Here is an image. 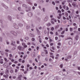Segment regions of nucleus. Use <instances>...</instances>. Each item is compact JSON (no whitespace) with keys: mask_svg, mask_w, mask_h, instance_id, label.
<instances>
[{"mask_svg":"<svg viewBox=\"0 0 80 80\" xmlns=\"http://www.w3.org/2000/svg\"><path fill=\"white\" fill-rule=\"evenodd\" d=\"M32 41H35V38H32Z\"/></svg>","mask_w":80,"mask_h":80,"instance_id":"nucleus-49","label":"nucleus"},{"mask_svg":"<svg viewBox=\"0 0 80 80\" xmlns=\"http://www.w3.org/2000/svg\"><path fill=\"white\" fill-rule=\"evenodd\" d=\"M5 55H6V57H8V53L6 52L5 53Z\"/></svg>","mask_w":80,"mask_h":80,"instance_id":"nucleus-35","label":"nucleus"},{"mask_svg":"<svg viewBox=\"0 0 80 80\" xmlns=\"http://www.w3.org/2000/svg\"><path fill=\"white\" fill-rule=\"evenodd\" d=\"M2 6H3V7H4V8H8V7L7 6H5V4H2Z\"/></svg>","mask_w":80,"mask_h":80,"instance_id":"nucleus-11","label":"nucleus"},{"mask_svg":"<svg viewBox=\"0 0 80 80\" xmlns=\"http://www.w3.org/2000/svg\"><path fill=\"white\" fill-rule=\"evenodd\" d=\"M9 57L10 58H12V54H9Z\"/></svg>","mask_w":80,"mask_h":80,"instance_id":"nucleus-34","label":"nucleus"},{"mask_svg":"<svg viewBox=\"0 0 80 80\" xmlns=\"http://www.w3.org/2000/svg\"><path fill=\"white\" fill-rule=\"evenodd\" d=\"M27 71H24V74H27Z\"/></svg>","mask_w":80,"mask_h":80,"instance_id":"nucleus-50","label":"nucleus"},{"mask_svg":"<svg viewBox=\"0 0 80 80\" xmlns=\"http://www.w3.org/2000/svg\"><path fill=\"white\" fill-rule=\"evenodd\" d=\"M68 43L69 45H72V41H69L68 42Z\"/></svg>","mask_w":80,"mask_h":80,"instance_id":"nucleus-18","label":"nucleus"},{"mask_svg":"<svg viewBox=\"0 0 80 80\" xmlns=\"http://www.w3.org/2000/svg\"><path fill=\"white\" fill-rule=\"evenodd\" d=\"M51 22L52 24H54V23H55L53 21H51Z\"/></svg>","mask_w":80,"mask_h":80,"instance_id":"nucleus-64","label":"nucleus"},{"mask_svg":"<svg viewBox=\"0 0 80 80\" xmlns=\"http://www.w3.org/2000/svg\"><path fill=\"white\" fill-rule=\"evenodd\" d=\"M18 26H19V27H22V26H23V24H18Z\"/></svg>","mask_w":80,"mask_h":80,"instance_id":"nucleus-27","label":"nucleus"},{"mask_svg":"<svg viewBox=\"0 0 80 80\" xmlns=\"http://www.w3.org/2000/svg\"><path fill=\"white\" fill-rule=\"evenodd\" d=\"M78 27L77 26H75V27H74L73 28V29H74V30H75L76 29H77V28Z\"/></svg>","mask_w":80,"mask_h":80,"instance_id":"nucleus-39","label":"nucleus"},{"mask_svg":"<svg viewBox=\"0 0 80 80\" xmlns=\"http://www.w3.org/2000/svg\"><path fill=\"white\" fill-rule=\"evenodd\" d=\"M13 70H11L10 71L11 73H13Z\"/></svg>","mask_w":80,"mask_h":80,"instance_id":"nucleus-52","label":"nucleus"},{"mask_svg":"<svg viewBox=\"0 0 80 80\" xmlns=\"http://www.w3.org/2000/svg\"><path fill=\"white\" fill-rule=\"evenodd\" d=\"M50 57L52 58H53V59L54 58V56H50Z\"/></svg>","mask_w":80,"mask_h":80,"instance_id":"nucleus-46","label":"nucleus"},{"mask_svg":"<svg viewBox=\"0 0 80 80\" xmlns=\"http://www.w3.org/2000/svg\"><path fill=\"white\" fill-rule=\"evenodd\" d=\"M18 48L19 50H21V51H23L24 49V48L20 46H19L18 47Z\"/></svg>","mask_w":80,"mask_h":80,"instance_id":"nucleus-2","label":"nucleus"},{"mask_svg":"<svg viewBox=\"0 0 80 80\" xmlns=\"http://www.w3.org/2000/svg\"><path fill=\"white\" fill-rule=\"evenodd\" d=\"M51 25L50 23H49L48 24H47V27H49V26H51Z\"/></svg>","mask_w":80,"mask_h":80,"instance_id":"nucleus-21","label":"nucleus"},{"mask_svg":"<svg viewBox=\"0 0 80 80\" xmlns=\"http://www.w3.org/2000/svg\"><path fill=\"white\" fill-rule=\"evenodd\" d=\"M51 20H53L55 22H57V19H56L54 18H52Z\"/></svg>","mask_w":80,"mask_h":80,"instance_id":"nucleus-12","label":"nucleus"},{"mask_svg":"<svg viewBox=\"0 0 80 80\" xmlns=\"http://www.w3.org/2000/svg\"><path fill=\"white\" fill-rule=\"evenodd\" d=\"M13 26L16 29H18V26L17 25L16 23H14L13 24Z\"/></svg>","mask_w":80,"mask_h":80,"instance_id":"nucleus-3","label":"nucleus"},{"mask_svg":"<svg viewBox=\"0 0 80 80\" xmlns=\"http://www.w3.org/2000/svg\"><path fill=\"white\" fill-rule=\"evenodd\" d=\"M70 29V32H72V30H73V28H69Z\"/></svg>","mask_w":80,"mask_h":80,"instance_id":"nucleus-32","label":"nucleus"},{"mask_svg":"<svg viewBox=\"0 0 80 80\" xmlns=\"http://www.w3.org/2000/svg\"><path fill=\"white\" fill-rule=\"evenodd\" d=\"M49 62H52L53 61V60L51 58H50L49 59Z\"/></svg>","mask_w":80,"mask_h":80,"instance_id":"nucleus-42","label":"nucleus"},{"mask_svg":"<svg viewBox=\"0 0 80 80\" xmlns=\"http://www.w3.org/2000/svg\"><path fill=\"white\" fill-rule=\"evenodd\" d=\"M14 63H15V64H16L17 63H18V61H15L14 62Z\"/></svg>","mask_w":80,"mask_h":80,"instance_id":"nucleus-51","label":"nucleus"},{"mask_svg":"<svg viewBox=\"0 0 80 80\" xmlns=\"http://www.w3.org/2000/svg\"><path fill=\"white\" fill-rule=\"evenodd\" d=\"M69 10V8H68V6L66 7V10Z\"/></svg>","mask_w":80,"mask_h":80,"instance_id":"nucleus-47","label":"nucleus"},{"mask_svg":"<svg viewBox=\"0 0 80 80\" xmlns=\"http://www.w3.org/2000/svg\"><path fill=\"white\" fill-rule=\"evenodd\" d=\"M50 39V41L49 42H52V41H53V40H52V39H51L50 38L49 39Z\"/></svg>","mask_w":80,"mask_h":80,"instance_id":"nucleus-56","label":"nucleus"},{"mask_svg":"<svg viewBox=\"0 0 80 80\" xmlns=\"http://www.w3.org/2000/svg\"><path fill=\"white\" fill-rule=\"evenodd\" d=\"M8 73H9V71L7 69H6V71L5 72V74H8Z\"/></svg>","mask_w":80,"mask_h":80,"instance_id":"nucleus-9","label":"nucleus"},{"mask_svg":"<svg viewBox=\"0 0 80 80\" xmlns=\"http://www.w3.org/2000/svg\"><path fill=\"white\" fill-rule=\"evenodd\" d=\"M44 22H46V21H47V18H45L44 19Z\"/></svg>","mask_w":80,"mask_h":80,"instance_id":"nucleus-22","label":"nucleus"},{"mask_svg":"<svg viewBox=\"0 0 80 80\" xmlns=\"http://www.w3.org/2000/svg\"><path fill=\"white\" fill-rule=\"evenodd\" d=\"M22 7H25L26 8L27 7V5H25V4H23L22 5Z\"/></svg>","mask_w":80,"mask_h":80,"instance_id":"nucleus-28","label":"nucleus"},{"mask_svg":"<svg viewBox=\"0 0 80 80\" xmlns=\"http://www.w3.org/2000/svg\"><path fill=\"white\" fill-rule=\"evenodd\" d=\"M72 5L74 7H76V2H73L72 3Z\"/></svg>","mask_w":80,"mask_h":80,"instance_id":"nucleus-8","label":"nucleus"},{"mask_svg":"<svg viewBox=\"0 0 80 80\" xmlns=\"http://www.w3.org/2000/svg\"><path fill=\"white\" fill-rule=\"evenodd\" d=\"M58 45H59V46H61V43L59 42L58 43Z\"/></svg>","mask_w":80,"mask_h":80,"instance_id":"nucleus-41","label":"nucleus"},{"mask_svg":"<svg viewBox=\"0 0 80 80\" xmlns=\"http://www.w3.org/2000/svg\"><path fill=\"white\" fill-rule=\"evenodd\" d=\"M74 55H77V52L76 51L74 52Z\"/></svg>","mask_w":80,"mask_h":80,"instance_id":"nucleus-45","label":"nucleus"},{"mask_svg":"<svg viewBox=\"0 0 80 80\" xmlns=\"http://www.w3.org/2000/svg\"><path fill=\"white\" fill-rule=\"evenodd\" d=\"M57 18L58 19H60V18H61V17H59V16H58L57 17Z\"/></svg>","mask_w":80,"mask_h":80,"instance_id":"nucleus-59","label":"nucleus"},{"mask_svg":"<svg viewBox=\"0 0 80 80\" xmlns=\"http://www.w3.org/2000/svg\"><path fill=\"white\" fill-rule=\"evenodd\" d=\"M51 30H52V31L54 30V28L53 27H52L51 28Z\"/></svg>","mask_w":80,"mask_h":80,"instance_id":"nucleus-30","label":"nucleus"},{"mask_svg":"<svg viewBox=\"0 0 80 80\" xmlns=\"http://www.w3.org/2000/svg\"><path fill=\"white\" fill-rule=\"evenodd\" d=\"M70 39H71V40H72V38H71V37H68L67 39H66V40H68Z\"/></svg>","mask_w":80,"mask_h":80,"instance_id":"nucleus-23","label":"nucleus"},{"mask_svg":"<svg viewBox=\"0 0 80 80\" xmlns=\"http://www.w3.org/2000/svg\"><path fill=\"white\" fill-rule=\"evenodd\" d=\"M55 39L56 40H58V37H55Z\"/></svg>","mask_w":80,"mask_h":80,"instance_id":"nucleus-54","label":"nucleus"},{"mask_svg":"<svg viewBox=\"0 0 80 80\" xmlns=\"http://www.w3.org/2000/svg\"><path fill=\"white\" fill-rule=\"evenodd\" d=\"M4 60H5V62H8V60H7V58H4Z\"/></svg>","mask_w":80,"mask_h":80,"instance_id":"nucleus-20","label":"nucleus"},{"mask_svg":"<svg viewBox=\"0 0 80 80\" xmlns=\"http://www.w3.org/2000/svg\"><path fill=\"white\" fill-rule=\"evenodd\" d=\"M5 51L6 52H9V50H8V49H6V50H5Z\"/></svg>","mask_w":80,"mask_h":80,"instance_id":"nucleus-44","label":"nucleus"},{"mask_svg":"<svg viewBox=\"0 0 80 80\" xmlns=\"http://www.w3.org/2000/svg\"><path fill=\"white\" fill-rule=\"evenodd\" d=\"M18 10L19 11H20L21 10V8H20V7H18Z\"/></svg>","mask_w":80,"mask_h":80,"instance_id":"nucleus-36","label":"nucleus"},{"mask_svg":"<svg viewBox=\"0 0 80 80\" xmlns=\"http://www.w3.org/2000/svg\"><path fill=\"white\" fill-rule=\"evenodd\" d=\"M50 34H51V35H53V32L51 31L50 32Z\"/></svg>","mask_w":80,"mask_h":80,"instance_id":"nucleus-53","label":"nucleus"},{"mask_svg":"<svg viewBox=\"0 0 80 80\" xmlns=\"http://www.w3.org/2000/svg\"><path fill=\"white\" fill-rule=\"evenodd\" d=\"M3 77L6 78H8V74H6V75H3Z\"/></svg>","mask_w":80,"mask_h":80,"instance_id":"nucleus-10","label":"nucleus"},{"mask_svg":"<svg viewBox=\"0 0 80 80\" xmlns=\"http://www.w3.org/2000/svg\"><path fill=\"white\" fill-rule=\"evenodd\" d=\"M28 29V28H30V26H27V27H26Z\"/></svg>","mask_w":80,"mask_h":80,"instance_id":"nucleus-55","label":"nucleus"},{"mask_svg":"<svg viewBox=\"0 0 80 80\" xmlns=\"http://www.w3.org/2000/svg\"><path fill=\"white\" fill-rule=\"evenodd\" d=\"M0 63L1 64H3V59H1L0 60Z\"/></svg>","mask_w":80,"mask_h":80,"instance_id":"nucleus-13","label":"nucleus"},{"mask_svg":"<svg viewBox=\"0 0 80 80\" xmlns=\"http://www.w3.org/2000/svg\"><path fill=\"white\" fill-rule=\"evenodd\" d=\"M65 7H66V6L65 5H63V8H64V9H65Z\"/></svg>","mask_w":80,"mask_h":80,"instance_id":"nucleus-62","label":"nucleus"},{"mask_svg":"<svg viewBox=\"0 0 80 80\" xmlns=\"http://www.w3.org/2000/svg\"><path fill=\"white\" fill-rule=\"evenodd\" d=\"M14 61H15V60L14 59H11V62H14Z\"/></svg>","mask_w":80,"mask_h":80,"instance_id":"nucleus-61","label":"nucleus"},{"mask_svg":"<svg viewBox=\"0 0 80 80\" xmlns=\"http://www.w3.org/2000/svg\"><path fill=\"white\" fill-rule=\"evenodd\" d=\"M28 15L31 17H32L33 15L32 14V12H29L28 14Z\"/></svg>","mask_w":80,"mask_h":80,"instance_id":"nucleus-6","label":"nucleus"},{"mask_svg":"<svg viewBox=\"0 0 80 80\" xmlns=\"http://www.w3.org/2000/svg\"><path fill=\"white\" fill-rule=\"evenodd\" d=\"M16 49V48L15 47H13L12 49V50H15Z\"/></svg>","mask_w":80,"mask_h":80,"instance_id":"nucleus-33","label":"nucleus"},{"mask_svg":"<svg viewBox=\"0 0 80 80\" xmlns=\"http://www.w3.org/2000/svg\"><path fill=\"white\" fill-rule=\"evenodd\" d=\"M55 3H60V2L59 1H55Z\"/></svg>","mask_w":80,"mask_h":80,"instance_id":"nucleus-37","label":"nucleus"},{"mask_svg":"<svg viewBox=\"0 0 80 80\" xmlns=\"http://www.w3.org/2000/svg\"><path fill=\"white\" fill-rule=\"evenodd\" d=\"M65 33V31H63L61 33V34L63 35Z\"/></svg>","mask_w":80,"mask_h":80,"instance_id":"nucleus-40","label":"nucleus"},{"mask_svg":"<svg viewBox=\"0 0 80 80\" xmlns=\"http://www.w3.org/2000/svg\"><path fill=\"white\" fill-rule=\"evenodd\" d=\"M41 55L42 56V57H44L45 56V54L43 52H42V53H41Z\"/></svg>","mask_w":80,"mask_h":80,"instance_id":"nucleus-19","label":"nucleus"},{"mask_svg":"<svg viewBox=\"0 0 80 80\" xmlns=\"http://www.w3.org/2000/svg\"><path fill=\"white\" fill-rule=\"evenodd\" d=\"M52 3L53 4V5H55V2L53 1L52 2Z\"/></svg>","mask_w":80,"mask_h":80,"instance_id":"nucleus-48","label":"nucleus"},{"mask_svg":"<svg viewBox=\"0 0 80 80\" xmlns=\"http://www.w3.org/2000/svg\"><path fill=\"white\" fill-rule=\"evenodd\" d=\"M10 33H11L14 36H15V37L17 36V33L14 31H10Z\"/></svg>","mask_w":80,"mask_h":80,"instance_id":"nucleus-1","label":"nucleus"},{"mask_svg":"<svg viewBox=\"0 0 80 80\" xmlns=\"http://www.w3.org/2000/svg\"><path fill=\"white\" fill-rule=\"evenodd\" d=\"M65 3H66V1H64L62 2V5H64Z\"/></svg>","mask_w":80,"mask_h":80,"instance_id":"nucleus-24","label":"nucleus"},{"mask_svg":"<svg viewBox=\"0 0 80 80\" xmlns=\"http://www.w3.org/2000/svg\"><path fill=\"white\" fill-rule=\"evenodd\" d=\"M71 55H69L67 58L68 59H70V58H71Z\"/></svg>","mask_w":80,"mask_h":80,"instance_id":"nucleus-26","label":"nucleus"},{"mask_svg":"<svg viewBox=\"0 0 80 80\" xmlns=\"http://www.w3.org/2000/svg\"><path fill=\"white\" fill-rule=\"evenodd\" d=\"M52 48L53 50H55V48H54V47H52Z\"/></svg>","mask_w":80,"mask_h":80,"instance_id":"nucleus-57","label":"nucleus"},{"mask_svg":"<svg viewBox=\"0 0 80 80\" xmlns=\"http://www.w3.org/2000/svg\"><path fill=\"white\" fill-rule=\"evenodd\" d=\"M65 16L66 17H67L68 16V14L67 12H65Z\"/></svg>","mask_w":80,"mask_h":80,"instance_id":"nucleus-17","label":"nucleus"},{"mask_svg":"<svg viewBox=\"0 0 80 80\" xmlns=\"http://www.w3.org/2000/svg\"><path fill=\"white\" fill-rule=\"evenodd\" d=\"M8 18L9 20H10V21H11L12 20V17L10 16H8Z\"/></svg>","mask_w":80,"mask_h":80,"instance_id":"nucleus-7","label":"nucleus"},{"mask_svg":"<svg viewBox=\"0 0 80 80\" xmlns=\"http://www.w3.org/2000/svg\"><path fill=\"white\" fill-rule=\"evenodd\" d=\"M32 44L33 45H34V46H35V44L33 42L32 43Z\"/></svg>","mask_w":80,"mask_h":80,"instance_id":"nucleus-58","label":"nucleus"},{"mask_svg":"<svg viewBox=\"0 0 80 80\" xmlns=\"http://www.w3.org/2000/svg\"><path fill=\"white\" fill-rule=\"evenodd\" d=\"M22 45L23 46L24 48H27V45H26L24 43H22Z\"/></svg>","mask_w":80,"mask_h":80,"instance_id":"nucleus-5","label":"nucleus"},{"mask_svg":"<svg viewBox=\"0 0 80 80\" xmlns=\"http://www.w3.org/2000/svg\"><path fill=\"white\" fill-rule=\"evenodd\" d=\"M68 2H70V3H72V0H68Z\"/></svg>","mask_w":80,"mask_h":80,"instance_id":"nucleus-25","label":"nucleus"},{"mask_svg":"<svg viewBox=\"0 0 80 80\" xmlns=\"http://www.w3.org/2000/svg\"><path fill=\"white\" fill-rule=\"evenodd\" d=\"M29 35L30 36V37H34V35L32 34L31 33H30L29 34Z\"/></svg>","mask_w":80,"mask_h":80,"instance_id":"nucleus-15","label":"nucleus"},{"mask_svg":"<svg viewBox=\"0 0 80 80\" xmlns=\"http://www.w3.org/2000/svg\"><path fill=\"white\" fill-rule=\"evenodd\" d=\"M22 77V75H19L18 77V80H21L22 78H21V77Z\"/></svg>","mask_w":80,"mask_h":80,"instance_id":"nucleus-4","label":"nucleus"},{"mask_svg":"<svg viewBox=\"0 0 80 80\" xmlns=\"http://www.w3.org/2000/svg\"><path fill=\"white\" fill-rule=\"evenodd\" d=\"M39 42L40 43H42V40H41V39H40L39 40Z\"/></svg>","mask_w":80,"mask_h":80,"instance_id":"nucleus-63","label":"nucleus"},{"mask_svg":"<svg viewBox=\"0 0 80 80\" xmlns=\"http://www.w3.org/2000/svg\"><path fill=\"white\" fill-rule=\"evenodd\" d=\"M44 51L45 52L46 54H48V52L47 50H44Z\"/></svg>","mask_w":80,"mask_h":80,"instance_id":"nucleus-38","label":"nucleus"},{"mask_svg":"<svg viewBox=\"0 0 80 80\" xmlns=\"http://www.w3.org/2000/svg\"><path fill=\"white\" fill-rule=\"evenodd\" d=\"M18 61L19 62H22V59H19L18 60Z\"/></svg>","mask_w":80,"mask_h":80,"instance_id":"nucleus-43","label":"nucleus"},{"mask_svg":"<svg viewBox=\"0 0 80 80\" xmlns=\"http://www.w3.org/2000/svg\"><path fill=\"white\" fill-rule=\"evenodd\" d=\"M60 67H61V68H63V64H61L60 66Z\"/></svg>","mask_w":80,"mask_h":80,"instance_id":"nucleus-29","label":"nucleus"},{"mask_svg":"<svg viewBox=\"0 0 80 80\" xmlns=\"http://www.w3.org/2000/svg\"><path fill=\"white\" fill-rule=\"evenodd\" d=\"M78 36L76 35V37L75 38L76 40H78Z\"/></svg>","mask_w":80,"mask_h":80,"instance_id":"nucleus-16","label":"nucleus"},{"mask_svg":"<svg viewBox=\"0 0 80 80\" xmlns=\"http://www.w3.org/2000/svg\"><path fill=\"white\" fill-rule=\"evenodd\" d=\"M38 35H40V32L39 31H37Z\"/></svg>","mask_w":80,"mask_h":80,"instance_id":"nucleus-31","label":"nucleus"},{"mask_svg":"<svg viewBox=\"0 0 80 80\" xmlns=\"http://www.w3.org/2000/svg\"><path fill=\"white\" fill-rule=\"evenodd\" d=\"M30 11V8H28V9H26V11L28 12H29Z\"/></svg>","mask_w":80,"mask_h":80,"instance_id":"nucleus-14","label":"nucleus"},{"mask_svg":"<svg viewBox=\"0 0 80 80\" xmlns=\"http://www.w3.org/2000/svg\"><path fill=\"white\" fill-rule=\"evenodd\" d=\"M58 15L59 17H62V14L61 13H59V14H58Z\"/></svg>","mask_w":80,"mask_h":80,"instance_id":"nucleus-60","label":"nucleus"}]
</instances>
